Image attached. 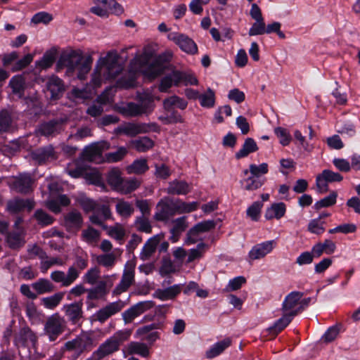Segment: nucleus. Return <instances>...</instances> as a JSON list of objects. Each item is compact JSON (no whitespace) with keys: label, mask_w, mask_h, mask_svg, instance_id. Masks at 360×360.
<instances>
[{"label":"nucleus","mask_w":360,"mask_h":360,"mask_svg":"<svg viewBox=\"0 0 360 360\" xmlns=\"http://www.w3.org/2000/svg\"><path fill=\"white\" fill-rule=\"evenodd\" d=\"M92 63L91 56H88L84 58L82 52L72 50L60 56L56 63V68L60 70L66 68L70 72L77 70V78L79 80H84L91 70Z\"/></svg>","instance_id":"nucleus-1"},{"label":"nucleus","mask_w":360,"mask_h":360,"mask_svg":"<svg viewBox=\"0 0 360 360\" xmlns=\"http://www.w3.org/2000/svg\"><path fill=\"white\" fill-rule=\"evenodd\" d=\"M93 344L91 337L87 334H82L75 339L68 341L62 348L63 352H69L71 355L68 356L71 360H76L79 356Z\"/></svg>","instance_id":"nucleus-2"},{"label":"nucleus","mask_w":360,"mask_h":360,"mask_svg":"<svg viewBox=\"0 0 360 360\" xmlns=\"http://www.w3.org/2000/svg\"><path fill=\"white\" fill-rule=\"evenodd\" d=\"M120 56L116 52H108L104 58L99 60L101 67L105 68L104 73L107 79H115L122 71V67L119 63Z\"/></svg>","instance_id":"nucleus-3"},{"label":"nucleus","mask_w":360,"mask_h":360,"mask_svg":"<svg viewBox=\"0 0 360 360\" xmlns=\"http://www.w3.org/2000/svg\"><path fill=\"white\" fill-rule=\"evenodd\" d=\"M135 266L136 263L132 261H128L126 263L121 281L113 290L114 295H120L127 291L133 284L135 276Z\"/></svg>","instance_id":"nucleus-4"},{"label":"nucleus","mask_w":360,"mask_h":360,"mask_svg":"<svg viewBox=\"0 0 360 360\" xmlns=\"http://www.w3.org/2000/svg\"><path fill=\"white\" fill-rule=\"evenodd\" d=\"M171 60V56L162 53L157 56L144 71V75L150 79H155L161 75L167 68Z\"/></svg>","instance_id":"nucleus-5"},{"label":"nucleus","mask_w":360,"mask_h":360,"mask_svg":"<svg viewBox=\"0 0 360 360\" xmlns=\"http://www.w3.org/2000/svg\"><path fill=\"white\" fill-rule=\"evenodd\" d=\"M83 300H80L70 304H64L62 310L64 311L65 316L72 325L80 326L84 318V312L82 310Z\"/></svg>","instance_id":"nucleus-6"},{"label":"nucleus","mask_w":360,"mask_h":360,"mask_svg":"<svg viewBox=\"0 0 360 360\" xmlns=\"http://www.w3.org/2000/svg\"><path fill=\"white\" fill-rule=\"evenodd\" d=\"M65 328V321L58 314L51 316L45 324V330L51 342L55 341Z\"/></svg>","instance_id":"nucleus-7"},{"label":"nucleus","mask_w":360,"mask_h":360,"mask_svg":"<svg viewBox=\"0 0 360 360\" xmlns=\"http://www.w3.org/2000/svg\"><path fill=\"white\" fill-rule=\"evenodd\" d=\"M13 344L18 348L29 347L30 345L34 348L37 344V337L28 326H24L15 335Z\"/></svg>","instance_id":"nucleus-8"},{"label":"nucleus","mask_w":360,"mask_h":360,"mask_svg":"<svg viewBox=\"0 0 360 360\" xmlns=\"http://www.w3.org/2000/svg\"><path fill=\"white\" fill-rule=\"evenodd\" d=\"M34 180L30 174L23 173L15 177L11 187L18 193L27 195L34 191Z\"/></svg>","instance_id":"nucleus-9"},{"label":"nucleus","mask_w":360,"mask_h":360,"mask_svg":"<svg viewBox=\"0 0 360 360\" xmlns=\"http://www.w3.org/2000/svg\"><path fill=\"white\" fill-rule=\"evenodd\" d=\"M157 209L154 219L158 221H167L176 214L174 200L169 198L160 200L157 205Z\"/></svg>","instance_id":"nucleus-10"},{"label":"nucleus","mask_w":360,"mask_h":360,"mask_svg":"<svg viewBox=\"0 0 360 360\" xmlns=\"http://www.w3.org/2000/svg\"><path fill=\"white\" fill-rule=\"evenodd\" d=\"M153 306L154 302L153 301L139 302L134 304L122 314L124 323H131L136 317L139 316L146 310L153 308Z\"/></svg>","instance_id":"nucleus-11"},{"label":"nucleus","mask_w":360,"mask_h":360,"mask_svg":"<svg viewBox=\"0 0 360 360\" xmlns=\"http://www.w3.org/2000/svg\"><path fill=\"white\" fill-rule=\"evenodd\" d=\"M216 223L213 220L199 222L191 228L186 233V244L191 245L197 242L196 237L201 233L207 232L215 228Z\"/></svg>","instance_id":"nucleus-12"},{"label":"nucleus","mask_w":360,"mask_h":360,"mask_svg":"<svg viewBox=\"0 0 360 360\" xmlns=\"http://www.w3.org/2000/svg\"><path fill=\"white\" fill-rule=\"evenodd\" d=\"M34 207V202L32 199H23L20 198H15L8 200L6 205V210L11 214H18L25 209L30 211Z\"/></svg>","instance_id":"nucleus-13"},{"label":"nucleus","mask_w":360,"mask_h":360,"mask_svg":"<svg viewBox=\"0 0 360 360\" xmlns=\"http://www.w3.org/2000/svg\"><path fill=\"white\" fill-rule=\"evenodd\" d=\"M274 240H266L254 245L248 253L251 260L260 259L270 253L274 249Z\"/></svg>","instance_id":"nucleus-14"},{"label":"nucleus","mask_w":360,"mask_h":360,"mask_svg":"<svg viewBox=\"0 0 360 360\" xmlns=\"http://www.w3.org/2000/svg\"><path fill=\"white\" fill-rule=\"evenodd\" d=\"M119 349L117 342L110 337L94 352L93 357L95 360H101L106 356L118 351Z\"/></svg>","instance_id":"nucleus-15"},{"label":"nucleus","mask_w":360,"mask_h":360,"mask_svg":"<svg viewBox=\"0 0 360 360\" xmlns=\"http://www.w3.org/2000/svg\"><path fill=\"white\" fill-rule=\"evenodd\" d=\"M173 41L184 52L194 55L198 53V46L195 42L184 34H178L173 38Z\"/></svg>","instance_id":"nucleus-16"},{"label":"nucleus","mask_w":360,"mask_h":360,"mask_svg":"<svg viewBox=\"0 0 360 360\" xmlns=\"http://www.w3.org/2000/svg\"><path fill=\"white\" fill-rule=\"evenodd\" d=\"M46 86L52 100L59 99L65 91L63 81L57 76H52L49 79Z\"/></svg>","instance_id":"nucleus-17"},{"label":"nucleus","mask_w":360,"mask_h":360,"mask_svg":"<svg viewBox=\"0 0 360 360\" xmlns=\"http://www.w3.org/2000/svg\"><path fill=\"white\" fill-rule=\"evenodd\" d=\"M164 236L162 234H157L150 238L144 244L141 254L140 259L145 261L148 259L153 253H155L158 245L160 243Z\"/></svg>","instance_id":"nucleus-18"},{"label":"nucleus","mask_w":360,"mask_h":360,"mask_svg":"<svg viewBox=\"0 0 360 360\" xmlns=\"http://www.w3.org/2000/svg\"><path fill=\"white\" fill-rule=\"evenodd\" d=\"M83 224V218L82 214L73 210L68 212L64 217V226L68 231L79 230Z\"/></svg>","instance_id":"nucleus-19"},{"label":"nucleus","mask_w":360,"mask_h":360,"mask_svg":"<svg viewBox=\"0 0 360 360\" xmlns=\"http://www.w3.org/2000/svg\"><path fill=\"white\" fill-rule=\"evenodd\" d=\"M181 292V285L175 284L164 289H157L153 293V297L162 301H165L174 299Z\"/></svg>","instance_id":"nucleus-20"},{"label":"nucleus","mask_w":360,"mask_h":360,"mask_svg":"<svg viewBox=\"0 0 360 360\" xmlns=\"http://www.w3.org/2000/svg\"><path fill=\"white\" fill-rule=\"evenodd\" d=\"M6 241L12 250H19L25 244V234L22 230L18 231H8L6 234Z\"/></svg>","instance_id":"nucleus-21"},{"label":"nucleus","mask_w":360,"mask_h":360,"mask_svg":"<svg viewBox=\"0 0 360 360\" xmlns=\"http://www.w3.org/2000/svg\"><path fill=\"white\" fill-rule=\"evenodd\" d=\"M286 210V205L284 202H274L266 210L264 218L266 220L280 219L285 216Z\"/></svg>","instance_id":"nucleus-22"},{"label":"nucleus","mask_w":360,"mask_h":360,"mask_svg":"<svg viewBox=\"0 0 360 360\" xmlns=\"http://www.w3.org/2000/svg\"><path fill=\"white\" fill-rule=\"evenodd\" d=\"M258 150L259 148L255 139L250 137L247 138L245 139L242 148L236 153L235 158L236 160H240L248 157L250 153H255Z\"/></svg>","instance_id":"nucleus-23"},{"label":"nucleus","mask_w":360,"mask_h":360,"mask_svg":"<svg viewBox=\"0 0 360 360\" xmlns=\"http://www.w3.org/2000/svg\"><path fill=\"white\" fill-rule=\"evenodd\" d=\"M191 186L185 181L174 180L169 183L167 193L172 195H186L191 192Z\"/></svg>","instance_id":"nucleus-24"},{"label":"nucleus","mask_w":360,"mask_h":360,"mask_svg":"<svg viewBox=\"0 0 360 360\" xmlns=\"http://www.w3.org/2000/svg\"><path fill=\"white\" fill-rule=\"evenodd\" d=\"M231 345V340L229 338L214 343L206 352V357L207 359H213L221 354L226 348Z\"/></svg>","instance_id":"nucleus-25"},{"label":"nucleus","mask_w":360,"mask_h":360,"mask_svg":"<svg viewBox=\"0 0 360 360\" xmlns=\"http://www.w3.org/2000/svg\"><path fill=\"white\" fill-rule=\"evenodd\" d=\"M292 319L288 313L284 314L280 319L276 320L273 326L268 328L269 333L274 337L277 336L283 330H284L291 322Z\"/></svg>","instance_id":"nucleus-26"},{"label":"nucleus","mask_w":360,"mask_h":360,"mask_svg":"<svg viewBox=\"0 0 360 360\" xmlns=\"http://www.w3.org/2000/svg\"><path fill=\"white\" fill-rule=\"evenodd\" d=\"M8 86L11 88L12 92L18 95L19 98L24 96L25 89V80L22 75H15L9 81Z\"/></svg>","instance_id":"nucleus-27"},{"label":"nucleus","mask_w":360,"mask_h":360,"mask_svg":"<svg viewBox=\"0 0 360 360\" xmlns=\"http://www.w3.org/2000/svg\"><path fill=\"white\" fill-rule=\"evenodd\" d=\"M303 292L299 291H292L287 295L282 304V309L288 311L292 309L300 301L303 296Z\"/></svg>","instance_id":"nucleus-28"},{"label":"nucleus","mask_w":360,"mask_h":360,"mask_svg":"<svg viewBox=\"0 0 360 360\" xmlns=\"http://www.w3.org/2000/svg\"><path fill=\"white\" fill-rule=\"evenodd\" d=\"M127 349L129 354H138L144 358H148L150 356L149 348L143 342H131Z\"/></svg>","instance_id":"nucleus-29"},{"label":"nucleus","mask_w":360,"mask_h":360,"mask_svg":"<svg viewBox=\"0 0 360 360\" xmlns=\"http://www.w3.org/2000/svg\"><path fill=\"white\" fill-rule=\"evenodd\" d=\"M13 129L11 113L6 109L0 111V133H7Z\"/></svg>","instance_id":"nucleus-30"},{"label":"nucleus","mask_w":360,"mask_h":360,"mask_svg":"<svg viewBox=\"0 0 360 360\" xmlns=\"http://www.w3.org/2000/svg\"><path fill=\"white\" fill-rule=\"evenodd\" d=\"M56 52L54 50L46 51L40 60L35 62V65L43 70L48 69L52 66L56 60Z\"/></svg>","instance_id":"nucleus-31"},{"label":"nucleus","mask_w":360,"mask_h":360,"mask_svg":"<svg viewBox=\"0 0 360 360\" xmlns=\"http://www.w3.org/2000/svg\"><path fill=\"white\" fill-rule=\"evenodd\" d=\"M114 133L117 135L124 134L129 137H134L139 134L137 123L125 122L115 128Z\"/></svg>","instance_id":"nucleus-32"},{"label":"nucleus","mask_w":360,"mask_h":360,"mask_svg":"<svg viewBox=\"0 0 360 360\" xmlns=\"http://www.w3.org/2000/svg\"><path fill=\"white\" fill-rule=\"evenodd\" d=\"M174 105L181 110H185L187 108L188 102L184 98L175 95L166 98L163 101V108L165 110H170Z\"/></svg>","instance_id":"nucleus-33"},{"label":"nucleus","mask_w":360,"mask_h":360,"mask_svg":"<svg viewBox=\"0 0 360 360\" xmlns=\"http://www.w3.org/2000/svg\"><path fill=\"white\" fill-rule=\"evenodd\" d=\"M134 148L139 153H145L151 149L154 145V141L148 136H142L138 139L131 141Z\"/></svg>","instance_id":"nucleus-34"},{"label":"nucleus","mask_w":360,"mask_h":360,"mask_svg":"<svg viewBox=\"0 0 360 360\" xmlns=\"http://www.w3.org/2000/svg\"><path fill=\"white\" fill-rule=\"evenodd\" d=\"M137 72L135 70H129L127 75L122 76L117 81L120 86L128 89L136 86Z\"/></svg>","instance_id":"nucleus-35"},{"label":"nucleus","mask_w":360,"mask_h":360,"mask_svg":"<svg viewBox=\"0 0 360 360\" xmlns=\"http://www.w3.org/2000/svg\"><path fill=\"white\" fill-rule=\"evenodd\" d=\"M101 155L102 151L96 144L86 146L82 152L83 158L89 162L96 161L97 159L100 158Z\"/></svg>","instance_id":"nucleus-36"},{"label":"nucleus","mask_w":360,"mask_h":360,"mask_svg":"<svg viewBox=\"0 0 360 360\" xmlns=\"http://www.w3.org/2000/svg\"><path fill=\"white\" fill-rule=\"evenodd\" d=\"M32 288L39 295L51 292L54 290L53 284L46 278H39L37 282L32 284Z\"/></svg>","instance_id":"nucleus-37"},{"label":"nucleus","mask_w":360,"mask_h":360,"mask_svg":"<svg viewBox=\"0 0 360 360\" xmlns=\"http://www.w3.org/2000/svg\"><path fill=\"white\" fill-rule=\"evenodd\" d=\"M175 81L179 83V86L181 82L184 85H198V81L197 78L192 74H187L186 72L175 70Z\"/></svg>","instance_id":"nucleus-38"},{"label":"nucleus","mask_w":360,"mask_h":360,"mask_svg":"<svg viewBox=\"0 0 360 360\" xmlns=\"http://www.w3.org/2000/svg\"><path fill=\"white\" fill-rule=\"evenodd\" d=\"M33 156L34 159L38 161L39 163H44L49 159L53 158V148L49 146L39 148L35 153H34Z\"/></svg>","instance_id":"nucleus-39"},{"label":"nucleus","mask_w":360,"mask_h":360,"mask_svg":"<svg viewBox=\"0 0 360 360\" xmlns=\"http://www.w3.org/2000/svg\"><path fill=\"white\" fill-rule=\"evenodd\" d=\"M174 73L175 70L161 79L158 86V89L160 92H167L173 85L179 86V83L175 81Z\"/></svg>","instance_id":"nucleus-40"},{"label":"nucleus","mask_w":360,"mask_h":360,"mask_svg":"<svg viewBox=\"0 0 360 360\" xmlns=\"http://www.w3.org/2000/svg\"><path fill=\"white\" fill-rule=\"evenodd\" d=\"M65 293V292H58L50 297H44L41 300L42 304L46 309H53L60 303Z\"/></svg>","instance_id":"nucleus-41"},{"label":"nucleus","mask_w":360,"mask_h":360,"mask_svg":"<svg viewBox=\"0 0 360 360\" xmlns=\"http://www.w3.org/2000/svg\"><path fill=\"white\" fill-rule=\"evenodd\" d=\"M147 160L146 159H138L133 162L128 168V172L131 174H142L148 169Z\"/></svg>","instance_id":"nucleus-42"},{"label":"nucleus","mask_w":360,"mask_h":360,"mask_svg":"<svg viewBox=\"0 0 360 360\" xmlns=\"http://www.w3.org/2000/svg\"><path fill=\"white\" fill-rule=\"evenodd\" d=\"M122 180L120 172L117 169H112L108 174L107 182L116 191H119L120 186H122Z\"/></svg>","instance_id":"nucleus-43"},{"label":"nucleus","mask_w":360,"mask_h":360,"mask_svg":"<svg viewBox=\"0 0 360 360\" xmlns=\"http://www.w3.org/2000/svg\"><path fill=\"white\" fill-rule=\"evenodd\" d=\"M86 292H88L86 297L88 300H96L102 298L107 293L105 284L101 283L94 288L87 289Z\"/></svg>","instance_id":"nucleus-44"},{"label":"nucleus","mask_w":360,"mask_h":360,"mask_svg":"<svg viewBox=\"0 0 360 360\" xmlns=\"http://www.w3.org/2000/svg\"><path fill=\"white\" fill-rule=\"evenodd\" d=\"M37 223L41 226H46L51 225L54 221V218L42 209H38L34 214Z\"/></svg>","instance_id":"nucleus-45"},{"label":"nucleus","mask_w":360,"mask_h":360,"mask_svg":"<svg viewBox=\"0 0 360 360\" xmlns=\"http://www.w3.org/2000/svg\"><path fill=\"white\" fill-rule=\"evenodd\" d=\"M200 105L203 108H211L215 104V93L214 91L208 88L205 94H200Z\"/></svg>","instance_id":"nucleus-46"},{"label":"nucleus","mask_w":360,"mask_h":360,"mask_svg":"<svg viewBox=\"0 0 360 360\" xmlns=\"http://www.w3.org/2000/svg\"><path fill=\"white\" fill-rule=\"evenodd\" d=\"M241 184L243 185L245 190L252 191L262 187L264 184V181L252 176L241 181Z\"/></svg>","instance_id":"nucleus-47"},{"label":"nucleus","mask_w":360,"mask_h":360,"mask_svg":"<svg viewBox=\"0 0 360 360\" xmlns=\"http://www.w3.org/2000/svg\"><path fill=\"white\" fill-rule=\"evenodd\" d=\"M338 194L335 191H332L329 195L316 202L314 207L316 210H319L323 207H328L334 205L337 201Z\"/></svg>","instance_id":"nucleus-48"},{"label":"nucleus","mask_w":360,"mask_h":360,"mask_svg":"<svg viewBox=\"0 0 360 360\" xmlns=\"http://www.w3.org/2000/svg\"><path fill=\"white\" fill-rule=\"evenodd\" d=\"M116 212L119 215L123 217H130L134 211L132 205L124 200H120L115 206Z\"/></svg>","instance_id":"nucleus-49"},{"label":"nucleus","mask_w":360,"mask_h":360,"mask_svg":"<svg viewBox=\"0 0 360 360\" xmlns=\"http://www.w3.org/2000/svg\"><path fill=\"white\" fill-rule=\"evenodd\" d=\"M139 186L140 182L136 179H123L118 191L123 194H129L136 190Z\"/></svg>","instance_id":"nucleus-50"},{"label":"nucleus","mask_w":360,"mask_h":360,"mask_svg":"<svg viewBox=\"0 0 360 360\" xmlns=\"http://www.w3.org/2000/svg\"><path fill=\"white\" fill-rule=\"evenodd\" d=\"M59 123L55 120H49L41 124L39 130L44 136H51L58 131Z\"/></svg>","instance_id":"nucleus-51"},{"label":"nucleus","mask_w":360,"mask_h":360,"mask_svg":"<svg viewBox=\"0 0 360 360\" xmlns=\"http://www.w3.org/2000/svg\"><path fill=\"white\" fill-rule=\"evenodd\" d=\"M34 55L32 53H27L22 58L16 60L11 68L13 72H18L27 68L33 60Z\"/></svg>","instance_id":"nucleus-52"},{"label":"nucleus","mask_w":360,"mask_h":360,"mask_svg":"<svg viewBox=\"0 0 360 360\" xmlns=\"http://www.w3.org/2000/svg\"><path fill=\"white\" fill-rule=\"evenodd\" d=\"M134 224L139 231L146 233L152 232V226L148 218L144 216L136 217Z\"/></svg>","instance_id":"nucleus-53"},{"label":"nucleus","mask_w":360,"mask_h":360,"mask_svg":"<svg viewBox=\"0 0 360 360\" xmlns=\"http://www.w3.org/2000/svg\"><path fill=\"white\" fill-rule=\"evenodd\" d=\"M262 206V202L259 201L254 202L246 210L248 217H250L252 221H257Z\"/></svg>","instance_id":"nucleus-54"},{"label":"nucleus","mask_w":360,"mask_h":360,"mask_svg":"<svg viewBox=\"0 0 360 360\" xmlns=\"http://www.w3.org/2000/svg\"><path fill=\"white\" fill-rule=\"evenodd\" d=\"M163 326H164L163 323L158 322V323H152L150 324L141 326L136 330L135 337L139 338V337H141L144 335H146L147 334L150 333L153 330L162 329Z\"/></svg>","instance_id":"nucleus-55"},{"label":"nucleus","mask_w":360,"mask_h":360,"mask_svg":"<svg viewBox=\"0 0 360 360\" xmlns=\"http://www.w3.org/2000/svg\"><path fill=\"white\" fill-rule=\"evenodd\" d=\"M274 133L280 139V143L282 146H286L290 144L292 137L286 129L278 127L275 128Z\"/></svg>","instance_id":"nucleus-56"},{"label":"nucleus","mask_w":360,"mask_h":360,"mask_svg":"<svg viewBox=\"0 0 360 360\" xmlns=\"http://www.w3.org/2000/svg\"><path fill=\"white\" fill-rule=\"evenodd\" d=\"M265 22L264 19L257 20L252 24L250 28L248 34L250 36H257L265 34Z\"/></svg>","instance_id":"nucleus-57"},{"label":"nucleus","mask_w":360,"mask_h":360,"mask_svg":"<svg viewBox=\"0 0 360 360\" xmlns=\"http://www.w3.org/2000/svg\"><path fill=\"white\" fill-rule=\"evenodd\" d=\"M186 217H181L173 221L174 226L170 229V233L172 234H179L180 235L183 231H184L187 228V224L186 222Z\"/></svg>","instance_id":"nucleus-58"},{"label":"nucleus","mask_w":360,"mask_h":360,"mask_svg":"<svg viewBox=\"0 0 360 360\" xmlns=\"http://www.w3.org/2000/svg\"><path fill=\"white\" fill-rule=\"evenodd\" d=\"M281 23L279 22H273L272 23L268 24L265 26V34H270L276 33L278 37L281 39H285V33L281 31Z\"/></svg>","instance_id":"nucleus-59"},{"label":"nucleus","mask_w":360,"mask_h":360,"mask_svg":"<svg viewBox=\"0 0 360 360\" xmlns=\"http://www.w3.org/2000/svg\"><path fill=\"white\" fill-rule=\"evenodd\" d=\"M127 150L124 147H120L116 151L106 154L107 160L109 162H117L122 160L127 155Z\"/></svg>","instance_id":"nucleus-60"},{"label":"nucleus","mask_w":360,"mask_h":360,"mask_svg":"<svg viewBox=\"0 0 360 360\" xmlns=\"http://www.w3.org/2000/svg\"><path fill=\"white\" fill-rule=\"evenodd\" d=\"M323 221H319V219H311L308 224V231L316 235H321L325 231Z\"/></svg>","instance_id":"nucleus-61"},{"label":"nucleus","mask_w":360,"mask_h":360,"mask_svg":"<svg viewBox=\"0 0 360 360\" xmlns=\"http://www.w3.org/2000/svg\"><path fill=\"white\" fill-rule=\"evenodd\" d=\"M341 327L342 325L339 324L328 328L323 335V339L324 341L326 342H330L333 341L339 334Z\"/></svg>","instance_id":"nucleus-62"},{"label":"nucleus","mask_w":360,"mask_h":360,"mask_svg":"<svg viewBox=\"0 0 360 360\" xmlns=\"http://www.w3.org/2000/svg\"><path fill=\"white\" fill-rule=\"evenodd\" d=\"M140 105L143 108L144 113L147 114L153 110L154 108V100L153 97L149 94H146L140 98Z\"/></svg>","instance_id":"nucleus-63"},{"label":"nucleus","mask_w":360,"mask_h":360,"mask_svg":"<svg viewBox=\"0 0 360 360\" xmlns=\"http://www.w3.org/2000/svg\"><path fill=\"white\" fill-rule=\"evenodd\" d=\"M125 306L124 302L119 300L116 302H110L104 307V309L110 314V316L120 312Z\"/></svg>","instance_id":"nucleus-64"}]
</instances>
